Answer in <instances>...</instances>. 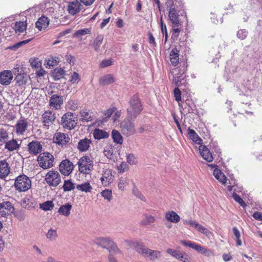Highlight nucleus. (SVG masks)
Segmentation results:
<instances>
[{
    "label": "nucleus",
    "mask_w": 262,
    "mask_h": 262,
    "mask_svg": "<svg viewBox=\"0 0 262 262\" xmlns=\"http://www.w3.org/2000/svg\"><path fill=\"white\" fill-rule=\"evenodd\" d=\"M133 192L134 194L141 200L145 201V198L144 196L140 192V191L136 188L134 187Z\"/></svg>",
    "instance_id": "obj_61"
},
{
    "label": "nucleus",
    "mask_w": 262,
    "mask_h": 262,
    "mask_svg": "<svg viewBox=\"0 0 262 262\" xmlns=\"http://www.w3.org/2000/svg\"><path fill=\"white\" fill-rule=\"evenodd\" d=\"M54 207L53 202L51 201H46L40 204V208L45 211L51 210Z\"/></svg>",
    "instance_id": "obj_48"
},
{
    "label": "nucleus",
    "mask_w": 262,
    "mask_h": 262,
    "mask_svg": "<svg viewBox=\"0 0 262 262\" xmlns=\"http://www.w3.org/2000/svg\"><path fill=\"white\" fill-rule=\"evenodd\" d=\"M114 81V78L112 74H107L101 77L99 80V82L101 85H108Z\"/></svg>",
    "instance_id": "obj_36"
},
{
    "label": "nucleus",
    "mask_w": 262,
    "mask_h": 262,
    "mask_svg": "<svg viewBox=\"0 0 262 262\" xmlns=\"http://www.w3.org/2000/svg\"><path fill=\"white\" fill-rule=\"evenodd\" d=\"M213 175L220 182L225 184L226 182V177L225 174L218 168H215L213 171Z\"/></svg>",
    "instance_id": "obj_37"
},
{
    "label": "nucleus",
    "mask_w": 262,
    "mask_h": 262,
    "mask_svg": "<svg viewBox=\"0 0 262 262\" xmlns=\"http://www.w3.org/2000/svg\"><path fill=\"white\" fill-rule=\"evenodd\" d=\"M107 250H108L110 254H117L121 253V251L118 248L117 245L114 244L113 241H112V244L110 245V246L108 247V248H107Z\"/></svg>",
    "instance_id": "obj_55"
},
{
    "label": "nucleus",
    "mask_w": 262,
    "mask_h": 262,
    "mask_svg": "<svg viewBox=\"0 0 262 262\" xmlns=\"http://www.w3.org/2000/svg\"><path fill=\"white\" fill-rule=\"evenodd\" d=\"M77 125V119L73 113L68 112L61 117V125L65 129L71 130Z\"/></svg>",
    "instance_id": "obj_6"
},
{
    "label": "nucleus",
    "mask_w": 262,
    "mask_h": 262,
    "mask_svg": "<svg viewBox=\"0 0 262 262\" xmlns=\"http://www.w3.org/2000/svg\"><path fill=\"white\" fill-rule=\"evenodd\" d=\"M128 184V179L125 177H121L118 180V186L119 190H123Z\"/></svg>",
    "instance_id": "obj_43"
},
{
    "label": "nucleus",
    "mask_w": 262,
    "mask_h": 262,
    "mask_svg": "<svg viewBox=\"0 0 262 262\" xmlns=\"http://www.w3.org/2000/svg\"><path fill=\"white\" fill-rule=\"evenodd\" d=\"M187 130L189 138L192 140L193 142L199 145L202 144L203 142L202 139L193 129L189 128Z\"/></svg>",
    "instance_id": "obj_31"
},
{
    "label": "nucleus",
    "mask_w": 262,
    "mask_h": 262,
    "mask_svg": "<svg viewBox=\"0 0 262 262\" xmlns=\"http://www.w3.org/2000/svg\"><path fill=\"white\" fill-rule=\"evenodd\" d=\"M76 188L78 190H80L86 193L91 192L92 189V187L90 185V183L88 182L83 183L81 184L77 185Z\"/></svg>",
    "instance_id": "obj_40"
},
{
    "label": "nucleus",
    "mask_w": 262,
    "mask_h": 262,
    "mask_svg": "<svg viewBox=\"0 0 262 262\" xmlns=\"http://www.w3.org/2000/svg\"><path fill=\"white\" fill-rule=\"evenodd\" d=\"M170 60L171 64L176 66L179 61V51L176 49H172L169 54Z\"/></svg>",
    "instance_id": "obj_29"
},
{
    "label": "nucleus",
    "mask_w": 262,
    "mask_h": 262,
    "mask_svg": "<svg viewBox=\"0 0 262 262\" xmlns=\"http://www.w3.org/2000/svg\"><path fill=\"white\" fill-rule=\"evenodd\" d=\"M59 62V59L56 56H50L47 60V67H53L58 64Z\"/></svg>",
    "instance_id": "obj_46"
},
{
    "label": "nucleus",
    "mask_w": 262,
    "mask_h": 262,
    "mask_svg": "<svg viewBox=\"0 0 262 262\" xmlns=\"http://www.w3.org/2000/svg\"><path fill=\"white\" fill-rule=\"evenodd\" d=\"M54 138L56 143L61 146L66 145L70 141L69 135L64 133H57L55 134Z\"/></svg>",
    "instance_id": "obj_23"
},
{
    "label": "nucleus",
    "mask_w": 262,
    "mask_h": 262,
    "mask_svg": "<svg viewBox=\"0 0 262 262\" xmlns=\"http://www.w3.org/2000/svg\"><path fill=\"white\" fill-rule=\"evenodd\" d=\"M155 222V218L154 216L146 214L144 215V217L141 221V225L143 226H147L154 223Z\"/></svg>",
    "instance_id": "obj_38"
},
{
    "label": "nucleus",
    "mask_w": 262,
    "mask_h": 262,
    "mask_svg": "<svg viewBox=\"0 0 262 262\" xmlns=\"http://www.w3.org/2000/svg\"><path fill=\"white\" fill-rule=\"evenodd\" d=\"M27 25L25 22L18 21L16 22L14 29L16 32H23L26 30Z\"/></svg>",
    "instance_id": "obj_42"
},
{
    "label": "nucleus",
    "mask_w": 262,
    "mask_h": 262,
    "mask_svg": "<svg viewBox=\"0 0 262 262\" xmlns=\"http://www.w3.org/2000/svg\"><path fill=\"white\" fill-rule=\"evenodd\" d=\"M72 208L71 205L67 204L66 205H62L60 207L58 212L66 216H68L70 213V210Z\"/></svg>",
    "instance_id": "obj_39"
},
{
    "label": "nucleus",
    "mask_w": 262,
    "mask_h": 262,
    "mask_svg": "<svg viewBox=\"0 0 262 262\" xmlns=\"http://www.w3.org/2000/svg\"><path fill=\"white\" fill-rule=\"evenodd\" d=\"M91 30V29L90 28H84L81 30H79L74 33L73 37H77L90 34Z\"/></svg>",
    "instance_id": "obj_49"
},
{
    "label": "nucleus",
    "mask_w": 262,
    "mask_h": 262,
    "mask_svg": "<svg viewBox=\"0 0 262 262\" xmlns=\"http://www.w3.org/2000/svg\"><path fill=\"white\" fill-rule=\"evenodd\" d=\"M248 35V32L245 29H241L237 32V37L241 39H245Z\"/></svg>",
    "instance_id": "obj_57"
},
{
    "label": "nucleus",
    "mask_w": 262,
    "mask_h": 262,
    "mask_svg": "<svg viewBox=\"0 0 262 262\" xmlns=\"http://www.w3.org/2000/svg\"><path fill=\"white\" fill-rule=\"evenodd\" d=\"M116 108L115 107L111 108L104 113V115L105 116V119H103V121H106L107 118L111 117V116L116 111Z\"/></svg>",
    "instance_id": "obj_60"
},
{
    "label": "nucleus",
    "mask_w": 262,
    "mask_h": 262,
    "mask_svg": "<svg viewBox=\"0 0 262 262\" xmlns=\"http://www.w3.org/2000/svg\"><path fill=\"white\" fill-rule=\"evenodd\" d=\"M177 259L182 262H191V258L185 252L180 251Z\"/></svg>",
    "instance_id": "obj_50"
},
{
    "label": "nucleus",
    "mask_w": 262,
    "mask_h": 262,
    "mask_svg": "<svg viewBox=\"0 0 262 262\" xmlns=\"http://www.w3.org/2000/svg\"><path fill=\"white\" fill-rule=\"evenodd\" d=\"M32 40V38H30L27 40H24L21 41H19L14 45H13L12 46L9 47L8 48L11 50H16L19 48H20L21 46L27 44V43L29 42Z\"/></svg>",
    "instance_id": "obj_53"
},
{
    "label": "nucleus",
    "mask_w": 262,
    "mask_h": 262,
    "mask_svg": "<svg viewBox=\"0 0 262 262\" xmlns=\"http://www.w3.org/2000/svg\"><path fill=\"white\" fill-rule=\"evenodd\" d=\"M112 190L106 189L104 190H103L101 192V195L105 199L107 200L108 201H110L112 198Z\"/></svg>",
    "instance_id": "obj_58"
},
{
    "label": "nucleus",
    "mask_w": 262,
    "mask_h": 262,
    "mask_svg": "<svg viewBox=\"0 0 262 262\" xmlns=\"http://www.w3.org/2000/svg\"><path fill=\"white\" fill-rule=\"evenodd\" d=\"M78 165L79 171L84 174L90 173L93 169V161L88 156L81 158Z\"/></svg>",
    "instance_id": "obj_7"
},
{
    "label": "nucleus",
    "mask_w": 262,
    "mask_h": 262,
    "mask_svg": "<svg viewBox=\"0 0 262 262\" xmlns=\"http://www.w3.org/2000/svg\"><path fill=\"white\" fill-rule=\"evenodd\" d=\"M81 5L77 0H75L69 3L67 6V10L69 13L72 15H74L79 12Z\"/></svg>",
    "instance_id": "obj_19"
},
{
    "label": "nucleus",
    "mask_w": 262,
    "mask_h": 262,
    "mask_svg": "<svg viewBox=\"0 0 262 262\" xmlns=\"http://www.w3.org/2000/svg\"><path fill=\"white\" fill-rule=\"evenodd\" d=\"M112 136L114 141L117 144H121L123 142V138L120 133L116 130H113Z\"/></svg>",
    "instance_id": "obj_41"
},
{
    "label": "nucleus",
    "mask_w": 262,
    "mask_h": 262,
    "mask_svg": "<svg viewBox=\"0 0 262 262\" xmlns=\"http://www.w3.org/2000/svg\"><path fill=\"white\" fill-rule=\"evenodd\" d=\"M28 126L27 119H19L15 125V132L17 135H23L26 131Z\"/></svg>",
    "instance_id": "obj_17"
},
{
    "label": "nucleus",
    "mask_w": 262,
    "mask_h": 262,
    "mask_svg": "<svg viewBox=\"0 0 262 262\" xmlns=\"http://www.w3.org/2000/svg\"><path fill=\"white\" fill-rule=\"evenodd\" d=\"M9 136L7 130L5 129H0V142L5 143L8 140Z\"/></svg>",
    "instance_id": "obj_52"
},
{
    "label": "nucleus",
    "mask_w": 262,
    "mask_h": 262,
    "mask_svg": "<svg viewBox=\"0 0 262 262\" xmlns=\"http://www.w3.org/2000/svg\"><path fill=\"white\" fill-rule=\"evenodd\" d=\"M166 219L170 222L177 223L180 220V216L173 211H169L165 214Z\"/></svg>",
    "instance_id": "obj_32"
},
{
    "label": "nucleus",
    "mask_w": 262,
    "mask_h": 262,
    "mask_svg": "<svg viewBox=\"0 0 262 262\" xmlns=\"http://www.w3.org/2000/svg\"><path fill=\"white\" fill-rule=\"evenodd\" d=\"M171 76H172V82L177 86L173 91L174 97L176 100L179 102L181 100V92L178 87L181 84V80L184 79L185 76L182 74L181 76L175 77L172 73H171Z\"/></svg>",
    "instance_id": "obj_11"
},
{
    "label": "nucleus",
    "mask_w": 262,
    "mask_h": 262,
    "mask_svg": "<svg viewBox=\"0 0 262 262\" xmlns=\"http://www.w3.org/2000/svg\"><path fill=\"white\" fill-rule=\"evenodd\" d=\"M103 39V36L101 34L98 35L96 38H95L93 47L94 48L95 50L98 51L101 45L102 44V41Z\"/></svg>",
    "instance_id": "obj_44"
},
{
    "label": "nucleus",
    "mask_w": 262,
    "mask_h": 262,
    "mask_svg": "<svg viewBox=\"0 0 262 262\" xmlns=\"http://www.w3.org/2000/svg\"><path fill=\"white\" fill-rule=\"evenodd\" d=\"M20 147V144L17 143V141L15 139H12L8 141L5 143V148L9 151H12L17 150Z\"/></svg>",
    "instance_id": "obj_28"
},
{
    "label": "nucleus",
    "mask_w": 262,
    "mask_h": 262,
    "mask_svg": "<svg viewBox=\"0 0 262 262\" xmlns=\"http://www.w3.org/2000/svg\"><path fill=\"white\" fill-rule=\"evenodd\" d=\"M184 224L186 225H189L193 227H194L195 229L198 226L199 223L196 222L195 221L191 220H184Z\"/></svg>",
    "instance_id": "obj_63"
},
{
    "label": "nucleus",
    "mask_w": 262,
    "mask_h": 262,
    "mask_svg": "<svg viewBox=\"0 0 262 262\" xmlns=\"http://www.w3.org/2000/svg\"><path fill=\"white\" fill-rule=\"evenodd\" d=\"M196 229L199 231L200 232L202 233V234H204L206 236L210 237V236L212 235L211 232L207 228L204 227V226H202L200 224H198V226L196 228Z\"/></svg>",
    "instance_id": "obj_51"
},
{
    "label": "nucleus",
    "mask_w": 262,
    "mask_h": 262,
    "mask_svg": "<svg viewBox=\"0 0 262 262\" xmlns=\"http://www.w3.org/2000/svg\"><path fill=\"white\" fill-rule=\"evenodd\" d=\"M166 252L169 254L171 255L172 257L176 258V259H177V258L179 255V253L180 252V251H177V250H174L172 249H170V248L167 249Z\"/></svg>",
    "instance_id": "obj_62"
},
{
    "label": "nucleus",
    "mask_w": 262,
    "mask_h": 262,
    "mask_svg": "<svg viewBox=\"0 0 262 262\" xmlns=\"http://www.w3.org/2000/svg\"><path fill=\"white\" fill-rule=\"evenodd\" d=\"M132 246L138 253L149 258L150 260H154L160 255V252L148 249L139 243H133Z\"/></svg>",
    "instance_id": "obj_2"
},
{
    "label": "nucleus",
    "mask_w": 262,
    "mask_h": 262,
    "mask_svg": "<svg viewBox=\"0 0 262 262\" xmlns=\"http://www.w3.org/2000/svg\"><path fill=\"white\" fill-rule=\"evenodd\" d=\"M199 150L200 155L204 160L209 162L213 161V156L206 146L200 144Z\"/></svg>",
    "instance_id": "obj_21"
},
{
    "label": "nucleus",
    "mask_w": 262,
    "mask_h": 262,
    "mask_svg": "<svg viewBox=\"0 0 262 262\" xmlns=\"http://www.w3.org/2000/svg\"><path fill=\"white\" fill-rule=\"evenodd\" d=\"M104 155L110 160L115 162L117 160V156L114 153L113 149L111 146H106L103 150Z\"/></svg>",
    "instance_id": "obj_33"
},
{
    "label": "nucleus",
    "mask_w": 262,
    "mask_h": 262,
    "mask_svg": "<svg viewBox=\"0 0 262 262\" xmlns=\"http://www.w3.org/2000/svg\"><path fill=\"white\" fill-rule=\"evenodd\" d=\"M80 78L79 74L76 72H74L71 77L70 81L73 84H76L80 81Z\"/></svg>",
    "instance_id": "obj_59"
},
{
    "label": "nucleus",
    "mask_w": 262,
    "mask_h": 262,
    "mask_svg": "<svg viewBox=\"0 0 262 262\" xmlns=\"http://www.w3.org/2000/svg\"><path fill=\"white\" fill-rule=\"evenodd\" d=\"M65 74V71L60 68H56L52 72L51 76L54 80H58L62 78Z\"/></svg>",
    "instance_id": "obj_34"
},
{
    "label": "nucleus",
    "mask_w": 262,
    "mask_h": 262,
    "mask_svg": "<svg viewBox=\"0 0 262 262\" xmlns=\"http://www.w3.org/2000/svg\"><path fill=\"white\" fill-rule=\"evenodd\" d=\"M128 116L120 124L121 133L126 137L130 136L136 133V129L133 121Z\"/></svg>",
    "instance_id": "obj_8"
},
{
    "label": "nucleus",
    "mask_w": 262,
    "mask_h": 262,
    "mask_svg": "<svg viewBox=\"0 0 262 262\" xmlns=\"http://www.w3.org/2000/svg\"><path fill=\"white\" fill-rule=\"evenodd\" d=\"M82 121H92L94 119V114L93 113L85 109L82 110L80 112Z\"/></svg>",
    "instance_id": "obj_30"
},
{
    "label": "nucleus",
    "mask_w": 262,
    "mask_h": 262,
    "mask_svg": "<svg viewBox=\"0 0 262 262\" xmlns=\"http://www.w3.org/2000/svg\"><path fill=\"white\" fill-rule=\"evenodd\" d=\"M28 151L31 155H37L41 152L42 146L38 141H32L28 145Z\"/></svg>",
    "instance_id": "obj_15"
},
{
    "label": "nucleus",
    "mask_w": 262,
    "mask_h": 262,
    "mask_svg": "<svg viewBox=\"0 0 262 262\" xmlns=\"http://www.w3.org/2000/svg\"><path fill=\"white\" fill-rule=\"evenodd\" d=\"M67 107L72 111H75L77 108V103L76 101L69 100L67 103Z\"/></svg>",
    "instance_id": "obj_56"
},
{
    "label": "nucleus",
    "mask_w": 262,
    "mask_h": 262,
    "mask_svg": "<svg viewBox=\"0 0 262 262\" xmlns=\"http://www.w3.org/2000/svg\"><path fill=\"white\" fill-rule=\"evenodd\" d=\"M50 23L49 19L45 16H42L39 17L38 20L36 22V27L39 30L41 31L47 28Z\"/></svg>",
    "instance_id": "obj_24"
},
{
    "label": "nucleus",
    "mask_w": 262,
    "mask_h": 262,
    "mask_svg": "<svg viewBox=\"0 0 262 262\" xmlns=\"http://www.w3.org/2000/svg\"><path fill=\"white\" fill-rule=\"evenodd\" d=\"M18 73L15 77V80L19 86L24 85L30 80L29 76L21 70L17 71Z\"/></svg>",
    "instance_id": "obj_18"
},
{
    "label": "nucleus",
    "mask_w": 262,
    "mask_h": 262,
    "mask_svg": "<svg viewBox=\"0 0 262 262\" xmlns=\"http://www.w3.org/2000/svg\"><path fill=\"white\" fill-rule=\"evenodd\" d=\"M39 166L44 169L53 166L54 157L49 152L40 154L37 158Z\"/></svg>",
    "instance_id": "obj_9"
},
{
    "label": "nucleus",
    "mask_w": 262,
    "mask_h": 262,
    "mask_svg": "<svg viewBox=\"0 0 262 262\" xmlns=\"http://www.w3.org/2000/svg\"><path fill=\"white\" fill-rule=\"evenodd\" d=\"M108 136V133L102 129L96 128L94 130L93 136L95 139L100 140L107 138Z\"/></svg>",
    "instance_id": "obj_35"
},
{
    "label": "nucleus",
    "mask_w": 262,
    "mask_h": 262,
    "mask_svg": "<svg viewBox=\"0 0 262 262\" xmlns=\"http://www.w3.org/2000/svg\"><path fill=\"white\" fill-rule=\"evenodd\" d=\"M46 237L50 241H54L57 237V230L50 228L46 234Z\"/></svg>",
    "instance_id": "obj_47"
},
{
    "label": "nucleus",
    "mask_w": 262,
    "mask_h": 262,
    "mask_svg": "<svg viewBox=\"0 0 262 262\" xmlns=\"http://www.w3.org/2000/svg\"><path fill=\"white\" fill-rule=\"evenodd\" d=\"M101 181L104 186H107L113 181L112 171L108 169L103 171Z\"/></svg>",
    "instance_id": "obj_25"
},
{
    "label": "nucleus",
    "mask_w": 262,
    "mask_h": 262,
    "mask_svg": "<svg viewBox=\"0 0 262 262\" xmlns=\"http://www.w3.org/2000/svg\"><path fill=\"white\" fill-rule=\"evenodd\" d=\"M91 143V140L85 138L79 141L77 148L81 152L86 151L89 149Z\"/></svg>",
    "instance_id": "obj_27"
},
{
    "label": "nucleus",
    "mask_w": 262,
    "mask_h": 262,
    "mask_svg": "<svg viewBox=\"0 0 262 262\" xmlns=\"http://www.w3.org/2000/svg\"><path fill=\"white\" fill-rule=\"evenodd\" d=\"M10 168L5 160L0 161V178L5 179L9 174Z\"/></svg>",
    "instance_id": "obj_22"
},
{
    "label": "nucleus",
    "mask_w": 262,
    "mask_h": 262,
    "mask_svg": "<svg viewBox=\"0 0 262 262\" xmlns=\"http://www.w3.org/2000/svg\"><path fill=\"white\" fill-rule=\"evenodd\" d=\"M73 169V164L69 160H63L59 165L60 172L64 176H69Z\"/></svg>",
    "instance_id": "obj_13"
},
{
    "label": "nucleus",
    "mask_w": 262,
    "mask_h": 262,
    "mask_svg": "<svg viewBox=\"0 0 262 262\" xmlns=\"http://www.w3.org/2000/svg\"><path fill=\"white\" fill-rule=\"evenodd\" d=\"M13 79V75L10 70H5L0 73V83L4 85H9Z\"/></svg>",
    "instance_id": "obj_20"
},
{
    "label": "nucleus",
    "mask_w": 262,
    "mask_h": 262,
    "mask_svg": "<svg viewBox=\"0 0 262 262\" xmlns=\"http://www.w3.org/2000/svg\"><path fill=\"white\" fill-rule=\"evenodd\" d=\"M142 105L137 95H134L129 101V105L127 109L128 116L132 120L135 119L142 111Z\"/></svg>",
    "instance_id": "obj_1"
},
{
    "label": "nucleus",
    "mask_w": 262,
    "mask_h": 262,
    "mask_svg": "<svg viewBox=\"0 0 262 262\" xmlns=\"http://www.w3.org/2000/svg\"><path fill=\"white\" fill-rule=\"evenodd\" d=\"M181 243L183 246L189 247V248L194 249L198 252L204 254L207 257L213 256L214 255V253L212 250L202 247L201 246L191 241L182 240L181 241Z\"/></svg>",
    "instance_id": "obj_5"
},
{
    "label": "nucleus",
    "mask_w": 262,
    "mask_h": 262,
    "mask_svg": "<svg viewBox=\"0 0 262 262\" xmlns=\"http://www.w3.org/2000/svg\"><path fill=\"white\" fill-rule=\"evenodd\" d=\"M232 197L234 200L237 202L242 207L245 208L246 206V204L242 198L235 192L232 194Z\"/></svg>",
    "instance_id": "obj_54"
},
{
    "label": "nucleus",
    "mask_w": 262,
    "mask_h": 262,
    "mask_svg": "<svg viewBox=\"0 0 262 262\" xmlns=\"http://www.w3.org/2000/svg\"><path fill=\"white\" fill-rule=\"evenodd\" d=\"M62 188L64 191H70L74 189L75 185L70 180H64Z\"/></svg>",
    "instance_id": "obj_45"
},
{
    "label": "nucleus",
    "mask_w": 262,
    "mask_h": 262,
    "mask_svg": "<svg viewBox=\"0 0 262 262\" xmlns=\"http://www.w3.org/2000/svg\"><path fill=\"white\" fill-rule=\"evenodd\" d=\"M42 119L43 125L49 127L56 119L55 113L50 111H46L42 115Z\"/></svg>",
    "instance_id": "obj_12"
},
{
    "label": "nucleus",
    "mask_w": 262,
    "mask_h": 262,
    "mask_svg": "<svg viewBox=\"0 0 262 262\" xmlns=\"http://www.w3.org/2000/svg\"><path fill=\"white\" fill-rule=\"evenodd\" d=\"M127 162L130 165L135 164L136 163L135 156L133 154H129L127 156Z\"/></svg>",
    "instance_id": "obj_64"
},
{
    "label": "nucleus",
    "mask_w": 262,
    "mask_h": 262,
    "mask_svg": "<svg viewBox=\"0 0 262 262\" xmlns=\"http://www.w3.org/2000/svg\"><path fill=\"white\" fill-rule=\"evenodd\" d=\"M45 181L50 186L56 187L61 182V180L59 172L52 170L46 174Z\"/></svg>",
    "instance_id": "obj_10"
},
{
    "label": "nucleus",
    "mask_w": 262,
    "mask_h": 262,
    "mask_svg": "<svg viewBox=\"0 0 262 262\" xmlns=\"http://www.w3.org/2000/svg\"><path fill=\"white\" fill-rule=\"evenodd\" d=\"M166 5L169 8V17L172 27H181V22L179 19V15L176 9L174 2L172 0H167Z\"/></svg>",
    "instance_id": "obj_3"
},
{
    "label": "nucleus",
    "mask_w": 262,
    "mask_h": 262,
    "mask_svg": "<svg viewBox=\"0 0 262 262\" xmlns=\"http://www.w3.org/2000/svg\"><path fill=\"white\" fill-rule=\"evenodd\" d=\"M14 210V208L9 202H3L0 203V215L3 217H6L12 213Z\"/></svg>",
    "instance_id": "obj_14"
},
{
    "label": "nucleus",
    "mask_w": 262,
    "mask_h": 262,
    "mask_svg": "<svg viewBox=\"0 0 262 262\" xmlns=\"http://www.w3.org/2000/svg\"><path fill=\"white\" fill-rule=\"evenodd\" d=\"M112 240L109 237H99L95 239L94 243L103 248L107 249L111 244H112Z\"/></svg>",
    "instance_id": "obj_26"
},
{
    "label": "nucleus",
    "mask_w": 262,
    "mask_h": 262,
    "mask_svg": "<svg viewBox=\"0 0 262 262\" xmlns=\"http://www.w3.org/2000/svg\"><path fill=\"white\" fill-rule=\"evenodd\" d=\"M63 102L62 96L58 95H53L49 101V105L55 110H59L61 108Z\"/></svg>",
    "instance_id": "obj_16"
},
{
    "label": "nucleus",
    "mask_w": 262,
    "mask_h": 262,
    "mask_svg": "<svg viewBox=\"0 0 262 262\" xmlns=\"http://www.w3.org/2000/svg\"><path fill=\"white\" fill-rule=\"evenodd\" d=\"M14 186L18 191L25 192L31 188V181L27 176L20 175L16 178Z\"/></svg>",
    "instance_id": "obj_4"
}]
</instances>
